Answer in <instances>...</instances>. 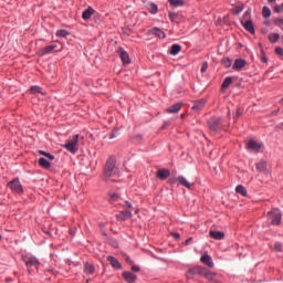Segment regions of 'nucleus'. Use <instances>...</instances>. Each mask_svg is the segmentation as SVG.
I'll return each mask as SVG.
<instances>
[{
	"label": "nucleus",
	"instance_id": "34",
	"mask_svg": "<svg viewBox=\"0 0 283 283\" xmlns=\"http://www.w3.org/2000/svg\"><path fill=\"white\" fill-rule=\"evenodd\" d=\"M262 17L264 19H269V17H271V9L269 7H263V9H262Z\"/></svg>",
	"mask_w": 283,
	"mask_h": 283
},
{
	"label": "nucleus",
	"instance_id": "26",
	"mask_svg": "<svg viewBox=\"0 0 283 283\" xmlns=\"http://www.w3.org/2000/svg\"><path fill=\"white\" fill-rule=\"evenodd\" d=\"M181 50H182V46H180V44H172L170 48V54L172 56H176L177 54H180Z\"/></svg>",
	"mask_w": 283,
	"mask_h": 283
},
{
	"label": "nucleus",
	"instance_id": "37",
	"mask_svg": "<svg viewBox=\"0 0 283 283\" xmlns=\"http://www.w3.org/2000/svg\"><path fill=\"white\" fill-rule=\"evenodd\" d=\"M40 156H45V158H49V160H54V155L46 153L44 150H39Z\"/></svg>",
	"mask_w": 283,
	"mask_h": 283
},
{
	"label": "nucleus",
	"instance_id": "20",
	"mask_svg": "<svg viewBox=\"0 0 283 283\" xmlns=\"http://www.w3.org/2000/svg\"><path fill=\"white\" fill-rule=\"evenodd\" d=\"M94 12H96L94 8L87 7V9L84 10L82 13V19H84V21H88V19H92V15L94 14Z\"/></svg>",
	"mask_w": 283,
	"mask_h": 283
},
{
	"label": "nucleus",
	"instance_id": "39",
	"mask_svg": "<svg viewBox=\"0 0 283 283\" xmlns=\"http://www.w3.org/2000/svg\"><path fill=\"white\" fill-rule=\"evenodd\" d=\"M221 63H222L223 67H227V69L231 67V65H232L231 59H229V57L223 59L221 61Z\"/></svg>",
	"mask_w": 283,
	"mask_h": 283
},
{
	"label": "nucleus",
	"instance_id": "24",
	"mask_svg": "<svg viewBox=\"0 0 283 283\" xmlns=\"http://www.w3.org/2000/svg\"><path fill=\"white\" fill-rule=\"evenodd\" d=\"M95 271L96 268L92 263L86 262L84 264V273H86V275H92Z\"/></svg>",
	"mask_w": 283,
	"mask_h": 283
},
{
	"label": "nucleus",
	"instance_id": "21",
	"mask_svg": "<svg viewBox=\"0 0 283 283\" xmlns=\"http://www.w3.org/2000/svg\"><path fill=\"white\" fill-rule=\"evenodd\" d=\"M107 261L109 262V264L113 266V269H116L117 271L123 269V265H120V262H118L116 260V258L108 255L107 256Z\"/></svg>",
	"mask_w": 283,
	"mask_h": 283
},
{
	"label": "nucleus",
	"instance_id": "30",
	"mask_svg": "<svg viewBox=\"0 0 283 283\" xmlns=\"http://www.w3.org/2000/svg\"><path fill=\"white\" fill-rule=\"evenodd\" d=\"M256 170L264 174V171H266V161H259L256 164Z\"/></svg>",
	"mask_w": 283,
	"mask_h": 283
},
{
	"label": "nucleus",
	"instance_id": "4",
	"mask_svg": "<svg viewBox=\"0 0 283 283\" xmlns=\"http://www.w3.org/2000/svg\"><path fill=\"white\" fill-rule=\"evenodd\" d=\"M63 148L71 154H76V151H78V135H74L72 139L63 146Z\"/></svg>",
	"mask_w": 283,
	"mask_h": 283
},
{
	"label": "nucleus",
	"instance_id": "13",
	"mask_svg": "<svg viewBox=\"0 0 283 283\" xmlns=\"http://www.w3.org/2000/svg\"><path fill=\"white\" fill-rule=\"evenodd\" d=\"M116 218L120 222H125V220H129V218H132V211L129 210L120 211L118 214H116Z\"/></svg>",
	"mask_w": 283,
	"mask_h": 283
},
{
	"label": "nucleus",
	"instance_id": "18",
	"mask_svg": "<svg viewBox=\"0 0 283 283\" xmlns=\"http://www.w3.org/2000/svg\"><path fill=\"white\" fill-rule=\"evenodd\" d=\"M209 237L212 238V240H224V232L210 230Z\"/></svg>",
	"mask_w": 283,
	"mask_h": 283
},
{
	"label": "nucleus",
	"instance_id": "50",
	"mask_svg": "<svg viewBox=\"0 0 283 283\" xmlns=\"http://www.w3.org/2000/svg\"><path fill=\"white\" fill-rule=\"evenodd\" d=\"M132 271H134V273H138L140 271V266L132 265Z\"/></svg>",
	"mask_w": 283,
	"mask_h": 283
},
{
	"label": "nucleus",
	"instance_id": "59",
	"mask_svg": "<svg viewBox=\"0 0 283 283\" xmlns=\"http://www.w3.org/2000/svg\"><path fill=\"white\" fill-rule=\"evenodd\" d=\"M28 273H32V270L28 269Z\"/></svg>",
	"mask_w": 283,
	"mask_h": 283
},
{
	"label": "nucleus",
	"instance_id": "47",
	"mask_svg": "<svg viewBox=\"0 0 283 283\" xmlns=\"http://www.w3.org/2000/svg\"><path fill=\"white\" fill-rule=\"evenodd\" d=\"M274 25H283V19L282 18H276L274 19Z\"/></svg>",
	"mask_w": 283,
	"mask_h": 283
},
{
	"label": "nucleus",
	"instance_id": "19",
	"mask_svg": "<svg viewBox=\"0 0 283 283\" xmlns=\"http://www.w3.org/2000/svg\"><path fill=\"white\" fill-rule=\"evenodd\" d=\"M217 275L218 274L216 272H211V271L207 270V268H205L202 276L206 277V280H209V282H214Z\"/></svg>",
	"mask_w": 283,
	"mask_h": 283
},
{
	"label": "nucleus",
	"instance_id": "15",
	"mask_svg": "<svg viewBox=\"0 0 283 283\" xmlns=\"http://www.w3.org/2000/svg\"><path fill=\"white\" fill-rule=\"evenodd\" d=\"M122 275L127 283H134L138 280V276L132 272H123Z\"/></svg>",
	"mask_w": 283,
	"mask_h": 283
},
{
	"label": "nucleus",
	"instance_id": "60",
	"mask_svg": "<svg viewBox=\"0 0 283 283\" xmlns=\"http://www.w3.org/2000/svg\"><path fill=\"white\" fill-rule=\"evenodd\" d=\"M181 118H185V114L181 115Z\"/></svg>",
	"mask_w": 283,
	"mask_h": 283
},
{
	"label": "nucleus",
	"instance_id": "57",
	"mask_svg": "<svg viewBox=\"0 0 283 283\" xmlns=\"http://www.w3.org/2000/svg\"><path fill=\"white\" fill-rule=\"evenodd\" d=\"M167 126H169V123L166 122V123L164 124V128H166Z\"/></svg>",
	"mask_w": 283,
	"mask_h": 283
},
{
	"label": "nucleus",
	"instance_id": "16",
	"mask_svg": "<svg viewBox=\"0 0 283 283\" xmlns=\"http://www.w3.org/2000/svg\"><path fill=\"white\" fill-rule=\"evenodd\" d=\"M56 50L55 44L48 45L39 51L40 56H45V54H52Z\"/></svg>",
	"mask_w": 283,
	"mask_h": 283
},
{
	"label": "nucleus",
	"instance_id": "36",
	"mask_svg": "<svg viewBox=\"0 0 283 283\" xmlns=\"http://www.w3.org/2000/svg\"><path fill=\"white\" fill-rule=\"evenodd\" d=\"M30 91L33 94H43V88H41V86H31Z\"/></svg>",
	"mask_w": 283,
	"mask_h": 283
},
{
	"label": "nucleus",
	"instance_id": "53",
	"mask_svg": "<svg viewBox=\"0 0 283 283\" xmlns=\"http://www.w3.org/2000/svg\"><path fill=\"white\" fill-rule=\"evenodd\" d=\"M125 262H127V264H134V261H132V259H129V256L125 258Z\"/></svg>",
	"mask_w": 283,
	"mask_h": 283
},
{
	"label": "nucleus",
	"instance_id": "38",
	"mask_svg": "<svg viewBox=\"0 0 283 283\" xmlns=\"http://www.w3.org/2000/svg\"><path fill=\"white\" fill-rule=\"evenodd\" d=\"M169 19L174 22V23H178V19L179 15L176 12H169Z\"/></svg>",
	"mask_w": 283,
	"mask_h": 283
},
{
	"label": "nucleus",
	"instance_id": "2",
	"mask_svg": "<svg viewBox=\"0 0 283 283\" xmlns=\"http://www.w3.org/2000/svg\"><path fill=\"white\" fill-rule=\"evenodd\" d=\"M268 220L273 227H280V224H282V211L277 208H273L268 212Z\"/></svg>",
	"mask_w": 283,
	"mask_h": 283
},
{
	"label": "nucleus",
	"instance_id": "56",
	"mask_svg": "<svg viewBox=\"0 0 283 283\" xmlns=\"http://www.w3.org/2000/svg\"><path fill=\"white\" fill-rule=\"evenodd\" d=\"M228 118H231V111L228 112Z\"/></svg>",
	"mask_w": 283,
	"mask_h": 283
},
{
	"label": "nucleus",
	"instance_id": "61",
	"mask_svg": "<svg viewBox=\"0 0 283 283\" xmlns=\"http://www.w3.org/2000/svg\"><path fill=\"white\" fill-rule=\"evenodd\" d=\"M0 240H2V237H1V234H0Z\"/></svg>",
	"mask_w": 283,
	"mask_h": 283
},
{
	"label": "nucleus",
	"instance_id": "7",
	"mask_svg": "<svg viewBox=\"0 0 283 283\" xmlns=\"http://www.w3.org/2000/svg\"><path fill=\"white\" fill-rule=\"evenodd\" d=\"M205 269L206 268H202V266H195L187 271L186 276L188 280H193L196 275H203Z\"/></svg>",
	"mask_w": 283,
	"mask_h": 283
},
{
	"label": "nucleus",
	"instance_id": "6",
	"mask_svg": "<svg viewBox=\"0 0 283 283\" xmlns=\"http://www.w3.org/2000/svg\"><path fill=\"white\" fill-rule=\"evenodd\" d=\"M8 187L11 189V191H14V193L23 192V186L21 185L19 178H14L13 180L9 181Z\"/></svg>",
	"mask_w": 283,
	"mask_h": 283
},
{
	"label": "nucleus",
	"instance_id": "46",
	"mask_svg": "<svg viewBox=\"0 0 283 283\" xmlns=\"http://www.w3.org/2000/svg\"><path fill=\"white\" fill-rule=\"evenodd\" d=\"M118 195L117 193H113L111 197H109V202H117L118 201Z\"/></svg>",
	"mask_w": 283,
	"mask_h": 283
},
{
	"label": "nucleus",
	"instance_id": "52",
	"mask_svg": "<svg viewBox=\"0 0 283 283\" xmlns=\"http://www.w3.org/2000/svg\"><path fill=\"white\" fill-rule=\"evenodd\" d=\"M190 242H193V238L191 237L185 241V245L187 247Z\"/></svg>",
	"mask_w": 283,
	"mask_h": 283
},
{
	"label": "nucleus",
	"instance_id": "54",
	"mask_svg": "<svg viewBox=\"0 0 283 283\" xmlns=\"http://www.w3.org/2000/svg\"><path fill=\"white\" fill-rule=\"evenodd\" d=\"M109 138H111V139H112V138H116V134L112 133V134L109 135Z\"/></svg>",
	"mask_w": 283,
	"mask_h": 283
},
{
	"label": "nucleus",
	"instance_id": "11",
	"mask_svg": "<svg viewBox=\"0 0 283 283\" xmlns=\"http://www.w3.org/2000/svg\"><path fill=\"white\" fill-rule=\"evenodd\" d=\"M247 148L251 151H260V149H262V144H258V142L251 139L248 142Z\"/></svg>",
	"mask_w": 283,
	"mask_h": 283
},
{
	"label": "nucleus",
	"instance_id": "10",
	"mask_svg": "<svg viewBox=\"0 0 283 283\" xmlns=\"http://www.w3.org/2000/svg\"><path fill=\"white\" fill-rule=\"evenodd\" d=\"M156 176H157V178H159V180H167V178H169V176H171V171H169V169L161 168V169L157 170Z\"/></svg>",
	"mask_w": 283,
	"mask_h": 283
},
{
	"label": "nucleus",
	"instance_id": "48",
	"mask_svg": "<svg viewBox=\"0 0 283 283\" xmlns=\"http://www.w3.org/2000/svg\"><path fill=\"white\" fill-rule=\"evenodd\" d=\"M275 54H277L279 56H283V49L280 48V46H277V48L275 49Z\"/></svg>",
	"mask_w": 283,
	"mask_h": 283
},
{
	"label": "nucleus",
	"instance_id": "29",
	"mask_svg": "<svg viewBox=\"0 0 283 283\" xmlns=\"http://www.w3.org/2000/svg\"><path fill=\"white\" fill-rule=\"evenodd\" d=\"M147 10L150 12V14H158V6H156L154 2L148 3Z\"/></svg>",
	"mask_w": 283,
	"mask_h": 283
},
{
	"label": "nucleus",
	"instance_id": "45",
	"mask_svg": "<svg viewBox=\"0 0 283 283\" xmlns=\"http://www.w3.org/2000/svg\"><path fill=\"white\" fill-rule=\"evenodd\" d=\"M208 69H209V63L203 62L201 65V74H205V72H207Z\"/></svg>",
	"mask_w": 283,
	"mask_h": 283
},
{
	"label": "nucleus",
	"instance_id": "41",
	"mask_svg": "<svg viewBox=\"0 0 283 283\" xmlns=\"http://www.w3.org/2000/svg\"><path fill=\"white\" fill-rule=\"evenodd\" d=\"M242 10H244V6H237L232 9V12L234 14H240V12H242Z\"/></svg>",
	"mask_w": 283,
	"mask_h": 283
},
{
	"label": "nucleus",
	"instance_id": "1",
	"mask_svg": "<svg viewBox=\"0 0 283 283\" xmlns=\"http://www.w3.org/2000/svg\"><path fill=\"white\" fill-rule=\"evenodd\" d=\"M114 169H116V157L111 156L104 168V180H109L114 176Z\"/></svg>",
	"mask_w": 283,
	"mask_h": 283
},
{
	"label": "nucleus",
	"instance_id": "25",
	"mask_svg": "<svg viewBox=\"0 0 283 283\" xmlns=\"http://www.w3.org/2000/svg\"><path fill=\"white\" fill-rule=\"evenodd\" d=\"M150 34L158 36V39H165V36H166L165 31L160 30L159 28L151 29Z\"/></svg>",
	"mask_w": 283,
	"mask_h": 283
},
{
	"label": "nucleus",
	"instance_id": "28",
	"mask_svg": "<svg viewBox=\"0 0 283 283\" xmlns=\"http://www.w3.org/2000/svg\"><path fill=\"white\" fill-rule=\"evenodd\" d=\"M39 166L42 167L43 169H50L51 164L48 161V159L41 157L38 161Z\"/></svg>",
	"mask_w": 283,
	"mask_h": 283
},
{
	"label": "nucleus",
	"instance_id": "42",
	"mask_svg": "<svg viewBox=\"0 0 283 283\" xmlns=\"http://www.w3.org/2000/svg\"><path fill=\"white\" fill-rule=\"evenodd\" d=\"M274 251H276V253H282V251H283V245H282V243L276 242V243L274 244Z\"/></svg>",
	"mask_w": 283,
	"mask_h": 283
},
{
	"label": "nucleus",
	"instance_id": "27",
	"mask_svg": "<svg viewBox=\"0 0 283 283\" xmlns=\"http://www.w3.org/2000/svg\"><path fill=\"white\" fill-rule=\"evenodd\" d=\"M233 83L232 77H226L224 81L222 82L221 90L224 92V90H229V86Z\"/></svg>",
	"mask_w": 283,
	"mask_h": 283
},
{
	"label": "nucleus",
	"instance_id": "43",
	"mask_svg": "<svg viewBox=\"0 0 283 283\" xmlns=\"http://www.w3.org/2000/svg\"><path fill=\"white\" fill-rule=\"evenodd\" d=\"M108 244L113 247V249H118V242L115 239H108Z\"/></svg>",
	"mask_w": 283,
	"mask_h": 283
},
{
	"label": "nucleus",
	"instance_id": "33",
	"mask_svg": "<svg viewBox=\"0 0 283 283\" xmlns=\"http://www.w3.org/2000/svg\"><path fill=\"white\" fill-rule=\"evenodd\" d=\"M235 191L241 196H247V188L242 185L237 186Z\"/></svg>",
	"mask_w": 283,
	"mask_h": 283
},
{
	"label": "nucleus",
	"instance_id": "44",
	"mask_svg": "<svg viewBox=\"0 0 283 283\" xmlns=\"http://www.w3.org/2000/svg\"><path fill=\"white\" fill-rule=\"evenodd\" d=\"M261 61L262 63H269V59L266 57V53L261 49Z\"/></svg>",
	"mask_w": 283,
	"mask_h": 283
},
{
	"label": "nucleus",
	"instance_id": "17",
	"mask_svg": "<svg viewBox=\"0 0 283 283\" xmlns=\"http://www.w3.org/2000/svg\"><path fill=\"white\" fill-rule=\"evenodd\" d=\"M205 105H207V99L201 98V99L195 102L191 109H193V112H200V109H202L205 107Z\"/></svg>",
	"mask_w": 283,
	"mask_h": 283
},
{
	"label": "nucleus",
	"instance_id": "32",
	"mask_svg": "<svg viewBox=\"0 0 283 283\" xmlns=\"http://www.w3.org/2000/svg\"><path fill=\"white\" fill-rule=\"evenodd\" d=\"M270 43H277L280 41V34L279 33H271L269 35Z\"/></svg>",
	"mask_w": 283,
	"mask_h": 283
},
{
	"label": "nucleus",
	"instance_id": "55",
	"mask_svg": "<svg viewBox=\"0 0 283 283\" xmlns=\"http://www.w3.org/2000/svg\"><path fill=\"white\" fill-rule=\"evenodd\" d=\"M126 207H128V209H132V203L126 201Z\"/></svg>",
	"mask_w": 283,
	"mask_h": 283
},
{
	"label": "nucleus",
	"instance_id": "5",
	"mask_svg": "<svg viewBox=\"0 0 283 283\" xmlns=\"http://www.w3.org/2000/svg\"><path fill=\"white\" fill-rule=\"evenodd\" d=\"M208 127L211 132H220L222 129V117L217 116L208 119Z\"/></svg>",
	"mask_w": 283,
	"mask_h": 283
},
{
	"label": "nucleus",
	"instance_id": "31",
	"mask_svg": "<svg viewBox=\"0 0 283 283\" xmlns=\"http://www.w3.org/2000/svg\"><path fill=\"white\" fill-rule=\"evenodd\" d=\"M55 35L60 39H66V36H70V32L67 30H57Z\"/></svg>",
	"mask_w": 283,
	"mask_h": 283
},
{
	"label": "nucleus",
	"instance_id": "14",
	"mask_svg": "<svg viewBox=\"0 0 283 283\" xmlns=\"http://www.w3.org/2000/svg\"><path fill=\"white\" fill-rule=\"evenodd\" d=\"M200 262H202V264H205L209 269H213V259H211V255L203 254L200 259Z\"/></svg>",
	"mask_w": 283,
	"mask_h": 283
},
{
	"label": "nucleus",
	"instance_id": "8",
	"mask_svg": "<svg viewBox=\"0 0 283 283\" xmlns=\"http://www.w3.org/2000/svg\"><path fill=\"white\" fill-rule=\"evenodd\" d=\"M243 67H247L244 59H237L232 65V70H235V72H242Z\"/></svg>",
	"mask_w": 283,
	"mask_h": 283
},
{
	"label": "nucleus",
	"instance_id": "49",
	"mask_svg": "<svg viewBox=\"0 0 283 283\" xmlns=\"http://www.w3.org/2000/svg\"><path fill=\"white\" fill-rule=\"evenodd\" d=\"M274 12H277V13L283 12L282 4L281 6H275L274 7Z\"/></svg>",
	"mask_w": 283,
	"mask_h": 283
},
{
	"label": "nucleus",
	"instance_id": "12",
	"mask_svg": "<svg viewBox=\"0 0 283 283\" xmlns=\"http://www.w3.org/2000/svg\"><path fill=\"white\" fill-rule=\"evenodd\" d=\"M182 108V103L178 102L170 107L166 108L167 114H178Z\"/></svg>",
	"mask_w": 283,
	"mask_h": 283
},
{
	"label": "nucleus",
	"instance_id": "51",
	"mask_svg": "<svg viewBox=\"0 0 283 283\" xmlns=\"http://www.w3.org/2000/svg\"><path fill=\"white\" fill-rule=\"evenodd\" d=\"M172 238H175V240H180V233L178 232H171Z\"/></svg>",
	"mask_w": 283,
	"mask_h": 283
},
{
	"label": "nucleus",
	"instance_id": "22",
	"mask_svg": "<svg viewBox=\"0 0 283 283\" xmlns=\"http://www.w3.org/2000/svg\"><path fill=\"white\" fill-rule=\"evenodd\" d=\"M178 185H181V187H186V189H191V187H193V185H191L187 178L179 176L177 179Z\"/></svg>",
	"mask_w": 283,
	"mask_h": 283
},
{
	"label": "nucleus",
	"instance_id": "9",
	"mask_svg": "<svg viewBox=\"0 0 283 283\" xmlns=\"http://www.w3.org/2000/svg\"><path fill=\"white\" fill-rule=\"evenodd\" d=\"M25 266H35V269H39L41 262H39V259L34 256H29L24 259Z\"/></svg>",
	"mask_w": 283,
	"mask_h": 283
},
{
	"label": "nucleus",
	"instance_id": "58",
	"mask_svg": "<svg viewBox=\"0 0 283 283\" xmlns=\"http://www.w3.org/2000/svg\"><path fill=\"white\" fill-rule=\"evenodd\" d=\"M269 3H275V0H268Z\"/></svg>",
	"mask_w": 283,
	"mask_h": 283
},
{
	"label": "nucleus",
	"instance_id": "23",
	"mask_svg": "<svg viewBox=\"0 0 283 283\" xmlns=\"http://www.w3.org/2000/svg\"><path fill=\"white\" fill-rule=\"evenodd\" d=\"M119 56L124 65H129L132 63V60L129 59V53H127L126 51H120Z\"/></svg>",
	"mask_w": 283,
	"mask_h": 283
},
{
	"label": "nucleus",
	"instance_id": "35",
	"mask_svg": "<svg viewBox=\"0 0 283 283\" xmlns=\"http://www.w3.org/2000/svg\"><path fill=\"white\" fill-rule=\"evenodd\" d=\"M168 3L175 7L185 6V2L182 0H168Z\"/></svg>",
	"mask_w": 283,
	"mask_h": 283
},
{
	"label": "nucleus",
	"instance_id": "40",
	"mask_svg": "<svg viewBox=\"0 0 283 283\" xmlns=\"http://www.w3.org/2000/svg\"><path fill=\"white\" fill-rule=\"evenodd\" d=\"M242 114H244V109H242V107H237V113L234 115V120H238V118H240V116H242Z\"/></svg>",
	"mask_w": 283,
	"mask_h": 283
},
{
	"label": "nucleus",
	"instance_id": "3",
	"mask_svg": "<svg viewBox=\"0 0 283 283\" xmlns=\"http://www.w3.org/2000/svg\"><path fill=\"white\" fill-rule=\"evenodd\" d=\"M241 24L245 28L247 32L250 34H255V28L253 27V21H251V10H247L241 20Z\"/></svg>",
	"mask_w": 283,
	"mask_h": 283
}]
</instances>
